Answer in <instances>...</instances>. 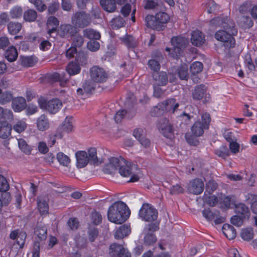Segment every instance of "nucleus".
Returning <instances> with one entry per match:
<instances>
[{"label": "nucleus", "mask_w": 257, "mask_h": 257, "mask_svg": "<svg viewBox=\"0 0 257 257\" xmlns=\"http://www.w3.org/2000/svg\"><path fill=\"white\" fill-rule=\"evenodd\" d=\"M130 211L126 204L122 201L114 202L107 211L108 219L116 224H121L129 217Z\"/></svg>", "instance_id": "1"}, {"label": "nucleus", "mask_w": 257, "mask_h": 257, "mask_svg": "<svg viewBox=\"0 0 257 257\" xmlns=\"http://www.w3.org/2000/svg\"><path fill=\"white\" fill-rule=\"evenodd\" d=\"M169 20V16L165 12L158 13L155 16L147 15L145 18L146 26L157 31L163 30Z\"/></svg>", "instance_id": "2"}, {"label": "nucleus", "mask_w": 257, "mask_h": 257, "mask_svg": "<svg viewBox=\"0 0 257 257\" xmlns=\"http://www.w3.org/2000/svg\"><path fill=\"white\" fill-rule=\"evenodd\" d=\"M210 25L215 28H222L224 29L223 30L231 33L232 34H236L237 33L235 23L227 17H217L212 19L210 21Z\"/></svg>", "instance_id": "3"}, {"label": "nucleus", "mask_w": 257, "mask_h": 257, "mask_svg": "<svg viewBox=\"0 0 257 257\" xmlns=\"http://www.w3.org/2000/svg\"><path fill=\"white\" fill-rule=\"evenodd\" d=\"M137 169V166L130 162L126 161L123 158L119 168V173L124 177H131L128 182H135L138 181L140 177L135 173V170Z\"/></svg>", "instance_id": "4"}, {"label": "nucleus", "mask_w": 257, "mask_h": 257, "mask_svg": "<svg viewBox=\"0 0 257 257\" xmlns=\"http://www.w3.org/2000/svg\"><path fill=\"white\" fill-rule=\"evenodd\" d=\"M92 20L90 15L84 11H78L71 17V23L76 29H83L89 26Z\"/></svg>", "instance_id": "5"}, {"label": "nucleus", "mask_w": 257, "mask_h": 257, "mask_svg": "<svg viewBox=\"0 0 257 257\" xmlns=\"http://www.w3.org/2000/svg\"><path fill=\"white\" fill-rule=\"evenodd\" d=\"M38 102L41 109L48 111L51 114L56 113L62 106L61 101L58 98L47 100L41 97L38 99Z\"/></svg>", "instance_id": "6"}, {"label": "nucleus", "mask_w": 257, "mask_h": 257, "mask_svg": "<svg viewBox=\"0 0 257 257\" xmlns=\"http://www.w3.org/2000/svg\"><path fill=\"white\" fill-rule=\"evenodd\" d=\"M171 42L173 46V52L170 54L172 57L177 59L187 47L189 41L184 37L176 36L172 38Z\"/></svg>", "instance_id": "7"}, {"label": "nucleus", "mask_w": 257, "mask_h": 257, "mask_svg": "<svg viewBox=\"0 0 257 257\" xmlns=\"http://www.w3.org/2000/svg\"><path fill=\"white\" fill-rule=\"evenodd\" d=\"M202 121H196L191 127L192 134L195 137H199L203 135L204 130L208 129L211 119L210 114L205 113L201 117Z\"/></svg>", "instance_id": "8"}, {"label": "nucleus", "mask_w": 257, "mask_h": 257, "mask_svg": "<svg viewBox=\"0 0 257 257\" xmlns=\"http://www.w3.org/2000/svg\"><path fill=\"white\" fill-rule=\"evenodd\" d=\"M158 212L152 205L144 203L140 209L139 216L145 221H153L158 217Z\"/></svg>", "instance_id": "9"}, {"label": "nucleus", "mask_w": 257, "mask_h": 257, "mask_svg": "<svg viewBox=\"0 0 257 257\" xmlns=\"http://www.w3.org/2000/svg\"><path fill=\"white\" fill-rule=\"evenodd\" d=\"M236 34H232L223 30H218L215 34V39L219 41L223 42L224 46L226 49H230L234 47L235 45V41L233 37V35Z\"/></svg>", "instance_id": "10"}, {"label": "nucleus", "mask_w": 257, "mask_h": 257, "mask_svg": "<svg viewBox=\"0 0 257 257\" xmlns=\"http://www.w3.org/2000/svg\"><path fill=\"white\" fill-rule=\"evenodd\" d=\"M91 79L96 82H103L107 78V74L103 69L97 66H93L90 69Z\"/></svg>", "instance_id": "11"}, {"label": "nucleus", "mask_w": 257, "mask_h": 257, "mask_svg": "<svg viewBox=\"0 0 257 257\" xmlns=\"http://www.w3.org/2000/svg\"><path fill=\"white\" fill-rule=\"evenodd\" d=\"M57 33L62 38H67L69 36L72 37L77 33V30L72 24H63L59 27Z\"/></svg>", "instance_id": "12"}, {"label": "nucleus", "mask_w": 257, "mask_h": 257, "mask_svg": "<svg viewBox=\"0 0 257 257\" xmlns=\"http://www.w3.org/2000/svg\"><path fill=\"white\" fill-rule=\"evenodd\" d=\"M188 70V66L186 64L182 65L177 69H175L174 74H173L174 70H172V72L170 73V75L172 74V78H170V82H175V80L177 79L176 75H177L181 80H187L189 78Z\"/></svg>", "instance_id": "13"}, {"label": "nucleus", "mask_w": 257, "mask_h": 257, "mask_svg": "<svg viewBox=\"0 0 257 257\" xmlns=\"http://www.w3.org/2000/svg\"><path fill=\"white\" fill-rule=\"evenodd\" d=\"M132 102V104L131 105V107H132V109L128 110V109H122L119 110L117 111L114 116V119L116 122H120L122 120L124 117L126 116L128 118H131L136 114V111L134 109V106L135 105V102L134 100H133Z\"/></svg>", "instance_id": "14"}, {"label": "nucleus", "mask_w": 257, "mask_h": 257, "mask_svg": "<svg viewBox=\"0 0 257 257\" xmlns=\"http://www.w3.org/2000/svg\"><path fill=\"white\" fill-rule=\"evenodd\" d=\"M204 185L203 182L200 179H195L190 182L188 190L189 192L195 194H200L203 191Z\"/></svg>", "instance_id": "15"}, {"label": "nucleus", "mask_w": 257, "mask_h": 257, "mask_svg": "<svg viewBox=\"0 0 257 257\" xmlns=\"http://www.w3.org/2000/svg\"><path fill=\"white\" fill-rule=\"evenodd\" d=\"M121 159L116 157H112L109 159V163L106 164L103 168V172L107 174L114 173L117 169H119Z\"/></svg>", "instance_id": "16"}, {"label": "nucleus", "mask_w": 257, "mask_h": 257, "mask_svg": "<svg viewBox=\"0 0 257 257\" xmlns=\"http://www.w3.org/2000/svg\"><path fill=\"white\" fill-rule=\"evenodd\" d=\"M34 234L37 236L35 237V241L38 240L42 245L47 237V229L45 225L38 224L34 230Z\"/></svg>", "instance_id": "17"}, {"label": "nucleus", "mask_w": 257, "mask_h": 257, "mask_svg": "<svg viewBox=\"0 0 257 257\" xmlns=\"http://www.w3.org/2000/svg\"><path fill=\"white\" fill-rule=\"evenodd\" d=\"M76 166L79 168L85 167L89 162L87 153L85 151H79L75 153Z\"/></svg>", "instance_id": "18"}, {"label": "nucleus", "mask_w": 257, "mask_h": 257, "mask_svg": "<svg viewBox=\"0 0 257 257\" xmlns=\"http://www.w3.org/2000/svg\"><path fill=\"white\" fill-rule=\"evenodd\" d=\"M14 120L13 111L9 109H4L1 107V131H2V125L11 124Z\"/></svg>", "instance_id": "19"}, {"label": "nucleus", "mask_w": 257, "mask_h": 257, "mask_svg": "<svg viewBox=\"0 0 257 257\" xmlns=\"http://www.w3.org/2000/svg\"><path fill=\"white\" fill-rule=\"evenodd\" d=\"M234 210L236 214H238L246 219H248L250 212L248 207L244 203H239L234 206Z\"/></svg>", "instance_id": "20"}, {"label": "nucleus", "mask_w": 257, "mask_h": 257, "mask_svg": "<svg viewBox=\"0 0 257 257\" xmlns=\"http://www.w3.org/2000/svg\"><path fill=\"white\" fill-rule=\"evenodd\" d=\"M206 92V87L203 84L195 86L192 93V98L194 100H200L204 96Z\"/></svg>", "instance_id": "21"}, {"label": "nucleus", "mask_w": 257, "mask_h": 257, "mask_svg": "<svg viewBox=\"0 0 257 257\" xmlns=\"http://www.w3.org/2000/svg\"><path fill=\"white\" fill-rule=\"evenodd\" d=\"M37 127L39 131L43 132L49 129L50 122L46 115L42 114L37 119Z\"/></svg>", "instance_id": "22"}, {"label": "nucleus", "mask_w": 257, "mask_h": 257, "mask_svg": "<svg viewBox=\"0 0 257 257\" xmlns=\"http://www.w3.org/2000/svg\"><path fill=\"white\" fill-rule=\"evenodd\" d=\"M191 41L193 45L199 47L205 42L204 36L201 32L194 31L192 33Z\"/></svg>", "instance_id": "23"}, {"label": "nucleus", "mask_w": 257, "mask_h": 257, "mask_svg": "<svg viewBox=\"0 0 257 257\" xmlns=\"http://www.w3.org/2000/svg\"><path fill=\"white\" fill-rule=\"evenodd\" d=\"M102 9L108 13H113L116 9V0H100Z\"/></svg>", "instance_id": "24"}, {"label": "nucleus", "mask_w": 257, "mask_h": 257, "mask_svg": "<svg viewBox=\"0 0 257 257\" xmlns=\"http://www.w3.org/2000/svg\"><path fill=\"white\" fill-rule=\"evenodd\" d=\"M26 100L22 97H17L12 101V107L15 111H21L26 108Z\"/></svg>", "instance_id": "25"}, {"label": "nucleus", "mask_w": 257, "mask_h": 257, "mask_svg": "<svg viewBox=\"0 0 257 257\" xmlns=\"http://www.w3.org/2000/svg\"><path fill=\"white\" fill-rule=\"evenodd\" d=\"M222 230L223 233L228 239L231 240L235 237L236 231L233 226L227 223L224 224Z\"/></svg>", "instance_id": "26"}, {"label": "nucleus", "mask_w": 257, "mask_h": 257, "mask_svg": "<svg viewBox=\"0 0 257 257\" xmlns=\"http://www.w3.org/2000/svg\"><path fill=\"white\" fill-rule=\"evenodd\" d=\"M153 78L158 86H165L168 82L167 74L164 71L154 74Z\"/></svg>", "instance_id": "27"}, {"label": "nucleus", "mask_w": 257, "mask_h": 257, "mask_svg": "<svg viewBox=\"0 0 257 257\" xmlns=\"http://www.w3.org/2000/svg\"><path fill=\"white\" fill-rule=\"evenodd\" d=\"M83 37L90 40H99L101 35L99 32L92 28H86L82 31Z\"/></svg>", "instance_id": "28"}, {"label": "nucleus", "mask_w": 257, "mask_h": 257, "mask_svg": "<svg viewBox=\"0 0 257 257\" xmlns=\"http://www.w3.org/2000/svg\"><path fill=\"white\" fill-rule=\"evenodd\" d=\"M124 247L119 244L117 243H113L109 245L108 249V254L110 257H118V255Z\"/></svg>", "instance_id": "29"}, {"label": "nucleus", "mask_w": 257, "mask_h": 257, "mask_svg": "<svg viewBox=\"0 0 257 257\" xmlns=\"http://www.w3.org/2000/svg\"><path fill=\"white\" fill-rule=\"evenodd\" d=\"M66 71L70 76L78 74L81 71L80 65L76 62L72 61L68 64Z\"/></svg>", "instance_id": "30"}, {"label": "nucleus", "mask_w": 257, "mask_h": 257, "mask_svg": "<svg viewBox=\"0 0 257 257\" xmlns=\"http://www.w3.org/2000/svg\"><path fill=\"white\" fill-rule=\"evenodd\" d=\"M131 232L130 228L125 225L120 226L115 231L114 237L116 239H121L128 235Z\"/></svg>", "instance_id": "31"}, {"label": "nucleus", "mask_w": 257, "mask_h": 257, "mask_svg": "<svg viewBox=\"0 0 257 257\" xmlns=\"http://www.w3.org/2000/svg\"><path fill=\"white\" fill-rule=\"evenodd\" d=\"M59 24V21L57 18L54 16L50 17L47 20V26L51 27L48 31V33L51 35L53 32L57 31V28Z\"/></svg>", "instance_id": "32"}, {"label": "nucleus", "mask_w": 257, "mask_h": 257, "mask_svg": "<svg viewBox=\"0 0 257 257\" xmlns=\"http://www.w3.org/2000/svg\"><path fill=\"white\" fill-rule=\"evenodd\" d=\"M21 65L25 67H29L34 66L37 62L36 58L33 56H22L20 57Z\"/></svg>", "instance_id": "33"}, {"label": "nucleus", "mask_w": 257, "mask_h": 257, "mask_svg": "<svg viewBox=\"0 0 257 257\" xmlns=\"http://www.w3.org/2000/svg\"><path fill=\"white\" fill-rule=\"evenodd\" d=\"M8 32L11 35H16L19 33L22 28V25L19 22H10L7 26Z\"/></svg>", "instance_id": "34"}, {"label": "nucleus", "mask_w": 257, "mask_h": 257, "mask_svg": "<svg viewBox=\"0 0 257 257\" xmlns=\"http://www.w3.org/2000/svg\"><path fill=\"white\" fill-rule=\"evenodd\" d=\"M18 55L17 49L14 46L9 47L5 54V58L9 62L15 61L18 58Z\"/></svg>", "instance_id": "35"}, {"label": "nucleus", "mask_w": 257, "mask_h": 257, "mask_svg": "<svg viewBox=\"0 0 257 257\" xmlns=\"http://www.w3.org/2000/svg\"><path fill=\"white\" fill-rule=\"evenodd\" d=\"M13 94L11 90L1 89V104H5L13 100Z\"/></svg>", "instance_id": "36"}, {"label": "nucleus", "mask_w": 257, "mask_h": 257, "mask_svg": "<svg viewBox=\"0 0 257 257\" xmlns=\"http://www.w3.org/2000/svg\"><path fill=\"white\" fill-rule=\"evenodd\" d=\"M88 159L91 164L98 165V160L97 157V150L95 148H89L87 151Z\"/></svg>", "instance_id": "37"}, {"label": "nucleus", "mask_w": 257, "mask_h": 257, "mask_svg": "<svg viewBox=\"0 0 257 257\" xmlns=\"http://www.w3.org/2000/svg\"><path fill=\"white\" fill-rule=\"evenodd\" d=\"M37 16V13L34 10L29 9L24 12L23 18L26 22H33L36 20Z\"/></svg>", "instance_id": "38"}, {"label": "nucleus", "mask_w": 257, "mask_h": 257, "mask_svg": "<svg viewBox=\"0 0 257 257\" xmlns=\"http://www.w3.org/2000/svg\"><path fill=\"white\" fill-rule=\"evenodd\" d=\"M120 39L122 43L129 48H134L137 46L135 39L131 35H126Z\"/></svg>", "instance_id": "39"}, {"label": "nucleus", "mask_w": 257, "mask_h": 257, "mask_svg": "<svg viewBox=\"0 0 257 257\" xmlns=\"http://www.w3.org/2000/svg\"><path fill=\"white\" fill-rule=\"evenodd\" d=\"M125 21L121 16H119L113 19L110 22V26L113 29H118L124 26Z\"/></svg>", "instance_id": "40"}, {"label": "nucleus", "mask_w": 257, "mask_h": 257, "mask_svg": "<svg viewBox=\"0 0 257 257\" xmlns=\"http://www.w3.org/2000/svg\"><path fill=\"white\" fill-rule=\"evenodd\" d=\"M176 102L174 98L168 99L161 103H159V106L163 108L166 111H172L173 105Z\"/></svg>", "instance_id": "41"}, {"label": "nucleus", "mask_w": 257, "mask_h": 257, "mask_svg": "<svg viewBox=\"0 0 257 257\" xmlns=\"http://www.w3.org/2000/svg\"><path fill=\"white\" fill-rule=\"evenodd\" d=\"M214 153L217 156L223 159L229 155V150L225 145H221L218 149L215 150Z\"/></svg>", "instance_id": "42"}, {"label": "nucleus", "mask_w": 257, "mask_h": 257, "mask_svg": "<svg viewBox=\"0 0 257 257\" xmlns=\"http://www.w3.org/2000/svg\"><path fill=\"white\" fill-rule=\"evenodd\" d=\"M57 159L59 163L64 166L68 167L70 163L69 157L62 152L57 154Z\"/></svg>", "instance_id": "43"}, {"label": "nucleus", "mask_w": 257, "mask_h": 257, "mask_svg": "<svg viewBox=\"0 0 257 257\" xmlns=\"http://www.w3.org/2000/svg\"><path fill=\"white\" fill-rule=\"evenodd\" d=\"M12 199V197L10 192L8 191L1 192V207L8 205Z\"/></svg>", "instance_id": "44"}, {"label": "nucleus", "mask_w": 257, "mask_h": 257, "mask_svg": "<svg viewBox=\"0 0 257 257\" xmlns=\"http://www.w3.org/2000/svg\"><path fill=\"white\" fill-rule=\"evenodd\" d=\"M203 65L201 62L196 61L192 63L190 67V70L192 75L201 72L203 69Z\"/></svg>", "instance_id": "45"}, {"label": "nucleus", "mask_w": 257, "mask_h": 257, "mask_svg": "<svg viewBox=\"0 0 257 257\" xmlns=\"http://www.w3.org/2000/svg\"><path fill=\"white\" fill-rule=\"evenodd\" d=\"M49 79L52 82L59 81L61 85H64L67 82V79H65L64 76L58 73H54L49 76Z\"/></svg>", "instance_id": "46"}, {"label": "nucleus", "mask_w": 257, "mask_h": 257, "mask_svg": "<svg viewBox=\"0 0 257 257\" xmlns=\"http://www.w3.org/2000/svg\"><path fill=\"white\" fill-rule=\"evenodd\" d=\"M72 46L75 47L76 48L81 47L84 44V39L83 36H81L80 34H75L74 36H72Z\"/></svg>", "instance_id": "47"}, {"label": "nucleus", "mask_w": 257, "mask_h": 257, "mask_svg": "<svg viewBox=\"0 0 257 257\" xmlns=\"http://www.w3.org/2000/svg\"><path fill=\"white\" fill-rule=\"evenodd\" d=\"M70 118L67 117L58 129L67 133L71 132L73 129V125L72 122L70 121Z\"/></svg>", "instance_id": "48"}, {"label": "nucleus", "mask_w": 257, "mask_h": 257, "mask_svg": "<svg viewBox=\"0 0 257 257\" xmlns=\"http://www.w3.org/2000/svg\"><path fill=\"white\" fill-rule=\"evenodd\" d=\"M239 22L242 26L250 28L253 25V23L250 17L247 16H242L239 18Z\"/></svg>", "instance_id": "49"}, {"label": "nucleus", "mask_w": 257, "mask_h": 257, "mask_svg": "<svg viewBox=\"0 0 257 257\" xmlns=\"http://www.w3.org/2000/svg\"><path fill=\"white\" fill-rule=\"evenodd\" d=\"M242 238L246 241L250 240L253 237V229L251 228H247L242 230L241 233Z\"/></svg>", "instance_id": "50"}, {"label": "nucleus", "mask_w": 257, "mask_h": 257, "mask_svg": "<svg viewBox=\"0 0 257 257\" xmlns=\"http://www.w3.org/2000/svg\"><path fill=\"white\" fill-rule=\"evenodd\" d=\"M206 7L208 13H215L217 12L219 9V6L216 4L214 1L209 0L206 3Z\"/></svg>", "instance_id": "51"}, {"label": "nucleus", "mask_w": 257, "mask_h": 257, "mask_svg": "<svg viewBox=\"0 0 257 257\" xmlns=\"http://www.w3.org/2000/svg\"><path fill=\"white\" fill-rule=\"evenodd\" d=\"M10 14L12 19L21 18L23 14V9L20 6H16L11 10Z\"/></svg>", "instance_id": "52"}, {"label": "nucleus", "mask_w": 257, "mask_h": 257, "mask_svg": "<svg viewBox=\"0 0 257 257\" xmlns=\"http://www.w3.org/2000/svg\"><path fill=\"white\" fill-rule=\"evenodd\" d=\"M87 56L83 52H78L75 57V62L80 65H83L87 63Z\"/></svg>", "instance_id": "53"}, {"label": "nucleus", "mask_w": 257, "mask_h": 257, "mask_svg": "<svg viewBox=\"0 0 257 257\" xmlns=\"http://www.w3.org/2000/svg\"><path fill=\"white\" fill-rule=\"evenodd\" d=\"M37 204L38 209L41 213H44L48 210V204L46 200L43 199H38Z\"/></svg>", "instance_id": "54"}, {"label": "nucleus", "mask_w": 257, "mask_h": 257, "mask_svg": "<svg viewBox=\"0 0 257 257\" xmlns=\"http://www.w3.org/2000/svg\"><path fill=\"white\" fill-rule=\"evenodd\" d=\"M148 65L149 68L154 72H158L160 69L161 67L159 61L155 59L149 60Z\"/></svg>", "instance_id": "55"}, {"label": "nucleus", "mask_w": 257, "mask_h": 257, "mask_svg": "<svg viewBox=\"0 0 257 257\" xmlns=\"http://www.w3.org/2000/svg\"><path fill=\"white\" fill-rule=\"evenodd\" d=\"M221 200V203L227 208H232L236 204L233 197L225 196Z\"/></svg>", "instance_id": "56"}, {"label": "nucleus", "mask_w": 257, "mask_h": 257, "mask_svg": "<svg viewBox=\"0 0 257 257\" xmlns=\"http://www.w3.org/2000/svg\"><path fill=\"white\" fill-rule=\"evenodd\" d=\"M145 235L144 236V242L147 245H151L157 241L155 235L153 233H144Z\"/></svg>", "instance_id": "57"}, {"label": "nucleus", "mask_w": 257, "mask_h": 257, "mask_svg": "<svg viewBox=\"0 0 257 257\" xmlns=\"http://www.w3.org/2000/svg\"><path fill=\"white\" fill-rule=\"evenodd\" d=\"M18 144L20 149L24 153L26 154H29L31 153V148L24 140L22 139H19L18 140Z\"/></svg>", "instance_id": "58"}, {"label": "nucleus", "mask_w": 257, "mask_h": 257, "mask_svg": "<svg viewBox=\"0 0 257 257\" xmlns=\"http://www.w3.org/2000/svg\"><path fill=\"white\" fill-rule=\"evenodd\" d=\"M159 223H152L147 224L143 230L144 233H153L159 230Z\"/></svg>", "instance_id": "59"}, {"label": "nucleus", "mask_w": 257, "mask_h": 257, "mask_svg": "<svg viewBox=\"0 0 257 257\" xmlns=\"http://www.w3.org/2000/svg\"><path fill=\"white\" fill-rule=\"evenodd\" d=\"M12 126L11 124L2 125V131H1V138L6 139L11 134Z\"/></svg>", "instance_id": "60"}, {"label": "nucleus", "mask_w": 257, "mask_h": 257, "mask_svg": "<svg viewBox=\"0 0 257 257\" xmlns=\"http://www.w3.org/2000/svg\"><path fill=\"white\" fill-rule=\"evenodd\" d=\"M27 128V124L24 121L20 120L17 122L13 126L15 131L18 133L24 132Z\"/></svg>", "instance_id": "61"}, {"label": "nucleus", "mask_w": 257, "mask_h": 257, "mask_svg": "<svg viewBox=\"0 0 257 257\" xmlns=\"http://www.w3.org/2000/svg\"><path fill=\"white\" fill-rule=\"evenodd\" d=\"M216 211L212 212L209 208H207L202 211V215L208 221H212L216 216Z\"/></svg>", "instance_id": "62"}, {"label": "nucleus", "mask_w": 257, "mask_h": 257, "mask_svg": "<svg viewBox=\"0 0 257 257\" xmlns=\"http://www.w3.org/2000/svg\"><path fill=\"white\" fill-rule=\"evenodd\" d=\"M246 219L245 218L237 214L236 215L233 216L231 219L230 221L231 223L236 226H240L242 225L244 220Z\"/></svg>", "instance_id": "63"}, {"label": "nucleus", "mask_w": 257, "mask_h": 257, "mask_svg": "<svg viewBox=\"0 0 257 257\" xmlns=\"http://www.w3.org/2000/svg\"><path fill=\"white\" fill-rule=\"evenodd\" d=\"M217 184L214 180H210L206 184V191L211 194L217 189Z\"/></svg>", "instance_id": "64"}]
</instances>
